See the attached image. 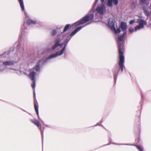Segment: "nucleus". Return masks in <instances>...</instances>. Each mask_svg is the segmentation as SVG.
<instances>
[{
  "mask_svg": "<svg viewBox=\"0 0 151 151\" xmlns=\"http://www.w3.org/2000/svg\"><path fill=\"white\" fill-rule=\"evenodd\" d=\"M94 7H93L89 13L85 16L83 18L74 23L73 26H76L81 24H83L86 22L91 20L94 17V14L93 12H96L95 14V17L98 18V14L102 15L106 11V8L103 4H102L100 5L97 7L95 9Z\"/></svg>",
  "mask_w": 151,
  "mask_h": 151,
  "instance_id": "f257e3e1",
  "label": "nucleus"
},
{
  "mask_svg": "<svg viewBox=\"0 0 151 151\" xmlns=\"http://www.w3.org/2000/svg\"><path fill=\"white\" fill-rule=\"evenodd\" d=\"M41 61L38 62L37 63V65H35L33 68L31 70V72L29 74V77L33 81V83L32 84V86L34 89L33 96L34 98V105L35 109L38 118L41 121L42 120L40 119L38 111V107L35 104V102L37 101L36 99L35 93V77L36 76L38 75L40 71V64L41 63Z\"/></svg>",
  "mask_w": 151,
  "mask_h": 151,
  "instance_id": "f03ea898",
  "label": "nucleus"
},
{
  "mask_svg": "<svg viewBox=\"0 0 151 151\" xmlns=\"http://www.w3.org/2000/svg\"><path fill=\"white\" fill-rule=\"evenodd\" d=\"M127 34V32H124L120 36H119L118 38V46L119 57V60L118 62V65L121 71L122 72L123 70V67H124V40L123 38L124 35Z\"/></svg>",
  "mask_w": 151,
  "mask_h": 151,
  "instance_id": "7ed1b4c3",
  "label": "nucleus"
},
{
  "mask_svg": "<svg viewBox=\"0 0 151 151\" xmlns=\"http://www.w3.org/2000/svg\"><path fill=\"white\" fill-rule=\"evenodd\" d=\"M24 14L25 16V17L27 19H28L27 20V25H35L37 24V22L32 20L31 19H29V16L27 14L26 12H24ZM27 24L24 23L23 24V26L21 28V35H24V33L25 32H27V28L26 27Z\"/></svg>",
  "mask_w": 151,
  "mask_h": 151,
  "instance_id": "20e7f679",
  "label": "nucleus"
},
{
  "mask_svg": "<svg viewBox=\"0 0 151 151\" xmlns=\"http://www.w3.org/2000/svg\"><path fill=\"white\" fill-rule=\"evenodd\" d=\"M64 52L62 50H60V52H57L55 53L52 54L49 56L48 57L46 58L45 60H44L43 61L42 60H39L38 62H39L40 61H41V63L40 64V65L43 64V63H45L46 62L48 61V60L52 59L53 58H55L59 56L60 55H62Z\"/></svg>",
  "mask_w": 151,
  "mask_h": 151,
  "instance_id": "39448f33",
  "label": "nucleus"
},
{
  "mask_svg": "<svg viewBox=\"0 0 151 151\" xmlns=\"http://www.w3.org/2000/svg\"><path fill=\"white\" fill-rule=\"evenodd\" d=\"M108 26L111 29V30L114 31L116 34L119 33L120 32L119 29H116L114 27V21L113 19H110L108 23Z\"/></svg>",
  "mask_w": 151,
  "mask_h": 151,
  "instance_id": "423d86ee",
  "label": "nucleus"
},
{
  "mask_svg": "<svg viewBox=\"0 0 151 151\" xmlns=\"http://www.w3.org/2000/svg\"><path fill=\"white\" fill-rule=\"evenodd\" d=\"M146 24L147 22L145 21L142 19H140L139 22V25L135 27V31H137V30L143 28L144 27V25H146Z\"/></svg>",
  "mask_w": 151,
  "mask_h": 151,
  "instance_id": "0eeeda50",
  "label": "nucleus"
},
{
  "mask_svg": "<svg viewBox=\"0 0 151 151\" xmlns=\"http://www.w3.org/2000/svg\"><path fill=\"white\" fill-rule=\"evenodd\" d=\"M118 29H119L120 31H123L124 32H126V30L127 29V25L126 23L124 22H121L119 28Z\"/></svg>",
  "mask_w": 151,
  "mask_h": 151,
  "instance_id": "6e6552de",
  "label": "nucleus"
},
{
  "mask_svg": "<svg viewBox=\"0 0 151 151\" xmlns=\"http://www.w3.org/2000/svg\"><path fill=\"white\" fill-rule=\"evenodd\" d=\"M71 39V37H69L68 36L64 40L62 44H61L60 47H61L62 46H63V48L61 50L63 52H64L65 49L66 48V46L67 44L69 41Z\"/></svg>",
  "mask_w": 151,
  "mask_h": 151,
  "instance_id": "1a4fd4ad",
  "label": "nucleus"
},
{
  "mask_svg": "<svg viewBox=\"0 0 151 151\" xmlns=\"http://www.w3.org/2000/svg\"><path fill=\"white\" fill-rule=\"evenodd\" d=\"M118 0H108L107 4L109 7H112L113 6V3L114 5H116L118 4Z\"/></svg>",
  "mask_w": 151,
  "mask_h": 151,
  "instance_id": "9d476101",
  "label": "nucleus"
},
{
  "mask_svg": "<svg viewBox=\"0 0 151 151\" xmlns=\"http://www.w3.org/2000/svg\"><path fill=\"white\" fill-rule=\"evenodd\" d=\"M84 26H80L78 27L76 29H75L72 32L71 34L69 36H68L69 37H72L76 33H77L78 31H80L81 29L83 28Z\"/></svg>",
  "mask_w": 151,
  "mask_h": 151,
  "instance_id": "9b49d317",
  "label": "nucleus"
},
{
  "mask_svg": "<svg viewBox=\"0 0 151 151\" xmlns=\"http://www.w3.org/2000/svg\"><path fill=\"white\" fill-rule=\"evenodd\" d=\"M143 9L146 16L148 17L151 14V12L149 11V8L147 7L144 6L143 7Z\"/></svg>",
  "mask_w": 151,
  "mask_h": 151,
  "instance_id": "f8f14e48",
  "label": "nucleus"
},
{
  "mask_svg": "<svg viewBox=\"0 0 151 151\" xmlns=\"http://www.w3.org/2000/svg\"><path fill=\"white\" fill-rule=\"evenodd\" d=\"M14 62L13 61H6L3 63V65L5 66L12 65H14Z\"/></svg>",
  "mask_w": 151,
  "mask_h": 151,
  "instance_id": "ddd939ff",
  "label": "nucleus"
},
{
  "mask_svg": "<svg viewBox=\"0 0 151 151\" xmlns=\"http://www.w3.org/2000/svg\"><path fill=\"white\" fill-rule=\"evenodd\" d=\"M117 65H116L115 68L114 70L113 71V75L114 76V79L115 82L117 78V75L118 73V71H117Z\"/></svg>",
  "mask_w": 151,
  "mask_h": 151,
  "instance_id": "4468645a",
  "label": "nucleus"
},
{
  "mask_svg": "<svg viewBox=\"0 0 151 151\" xmlns=\"http://www.w3.org/2000/svg\"><path fill=\"white\" fill-rule=\"evenodd\" d=\"M60 42V40L59 39H57L55 41V45L53 46L52 48V50H54L56 47H58L59 45L60 46V45L59 44V43Z\"/></svg>",
  "mask_w": 151,
  "mask_h": 151,
  "instance_id": "2eb2a0df",
  "label": "nucleus"
},
{
  "mask_svg": "<svg viewBox=\"0 0 151 151\" xmlns=\"http://www.w3.org/2000/svg\"><path fill=\"white\" fill-rule=\"evenodd\" d=\"M150 0H140L139 3L141 5H143L144 4H145L147 6L148 5V3L147 2V1H150Z\"/></svg>",
  "mask_w": 151,
  "mask_h": 151,
  "instance_id": "dca6fc26",
  "label": "nucleus"
},
{
  "mask_svg": "<svg viewBox=\"0 0 151 151\" xmlns=\"http://www.w3.org/2000/svg\"><path fill=\"white\" fill-rule=\"evenodd\" d=\"M31 122L38 127H40V123L37 120H32Z\"/></svg>",
  "mask_w": 151,
  "mask_h": 151,
  "instance_id": "f3484780",
  "label": "nucleus"
},
{
  "mask_svg": "<svg viewBox=\"0 0 151 151\" xmlns=\"http://www.w3.org/2000/svg\"><path fill=\"white\" fill-rule=\"evenodd\" d=\"M21 8L23 11H24V8L23 0H18Z\"/></svg>",
  "mask_w": 151,
  "mask_h": 151,
  "instance_id": "a211bd4d",
  "label": "nucleus"
},
{
  "mask_svg": "<svg viewBox=\"0 0 151 151\" xmlns=\"http://www.w3.org/2000/svg\"><path fill=\"white\" fill-rule=\"evenodd\" d=\"M136 6V3L133 2H132L131 5V8L132 9H134L135 8Z\"/></svg>",
  "mask_w": 151,
  "mask_h": 151,
  "instance_id": "6ab92c4d",
  "label": "nucleus"
},
{
  "mask_svg": "<svg viewBox=\"0 0 151 151\" xmlns=\"http://www.w3.org/2000/svg\"><path fill=\"white\" fill-rule=\"evenodd\" d=\"M139 151H143V149L142 147L137 145H134Z\"/></svg>",
  "mask_w": 151,
  "mask_h": 151,
  "instance_id": "aec40b11",
  "label": "nucleus"
},
{
  "mask_svg": "<svg viewBox=\"0 0 151 151\" xmlns=\"http://www.w3.org/2000/svg\"><path fill=\"white\" fill-rule=\"evenodd\" d=\"M69 24H67L65 27L64 29H63V33H64L65 32H66L68 29L70 27Z\"/></svg>",
  "mask_w": 151,
  "mask_h": 151,
  "instance_id": "412c9836",
  "label": "nucleus"
},
{
  "mask_svg": "<svg viewBox=\"0 0 151 151\" xmlns=\"http://www.w3.org/2000/svg\"><path fill=\"white\" fill-rule=\"evenodd\" d=\"M57 33V31L55 29L53 30L52 32V36H54Z\"/></svg>",
  "mask_w": 151,
  "mask_h": 151,
  "instance_id": "4be33fe9",
  "label": "nucleus"
},
{
  "mask_svg": "<svg viewBox=\"0 0 151 151\" xmlns=\"http://www.w3.org/2000/svg\"><path fill=\"white\" fill-rule=\"evenodd\" d=\"M129 31L131 33H132L134 31V29L132 27H130L129 29Z\"/></svg>",
  "mask_w": 151,
  "mask_h": 151,
  "instance_id": "5701e85b",
  "label": "nucleus"
},
{
  "mask_svg": "<svg viewBox=\"0 0 151 151\" xmlns=\"http://www.w3.org/2000/svg\"><path fill=\"white\" fill-rule=\"evenodd\" d=\"M99 0H96L94 3L93 5V7H95V6H96V4H97V2Z\"/></svg>",
  "mask_w": 151,
  "mask_h": 151,
  "instance_id": "b1692460",
  "label": "nucleus"
},
{
  "mask_svg": "<svg viewBox=\"0 0 151 151\" xmlns=\"http://www.w3.org/2000/svg\"><path fill=\"white\" fill-rule=\"evenodd\" d=\"M134 22V20H131L129 21V23L130 24H133Z\"/></svg>",
  "mask_w": 151,
  "mask_h": 151,
  "instance_id": "393cba45",
  "label": "nucleus"
},
{
  "mask_svg": "<svg viewBox=\"0 0 151 151\" xmlns=\"http://www.w3.org/2000/svg\"><path fill=\"white\" fill-rule=\"evenodd\" d=\"M116 145H130V144H116Z\"/></svg>",
  "mask_w": 151,
  "mask_h": 151,
  "instance_id": "a878e982",
  "label": "nucleus"
},
{
  "mask_svg": "<svg viewBox=\"0 0 151 151\" xmlns=\"http://www.w3.org/2000/svg\"><path fill=\"white\" fill-rule=\"evenodd\" d=\"M40 129L41 131V134H42V139H43V131H41V127L40 128Z\"/></svg>",
  "mask_w": 151,
  "mask_h": 151,
  "instance_id": "bb28decb",
  "label": "nucleus"
},
{
  "mask_svg": "<svg viewBox=\"0 0 151 151\" xmlns=\"http://www.w3.org/2000/svg\"><path fill=\"white\" fill-rule=\"evenodd\" d=\"M9 69H11V70H17V71H18L19 70L17 69H13V68H9Z\"/></svg>",
  "mask_w": 151,
  "mask_h": 151,
  "instance_id": "cd10ccee",
  "label": "nucleus"
},
{
  "mask_svg": "<svg viewBox=\"0 0 151 151\" xmlns=\"http://www.w3.org/2000/svg\"><path fill=\"white\" fill-rule=\"evenodd\" d=\"M17 47L19 48V47L21 45V44L20 43H18L17 44Z\"/></svg>",
  "mask_w": 151,
  "mask_h": 151,
  "instance_id": "c85d7f7f",
  "label": "nucleus"
},
{
  "mask_svg": "<svg viewBox=\"0 0 151 151\" xmlns=\"http://www.w3.org/2000/svg\"><path fill=\"white\" fill-rule=\"evenodd\" d=\"M101 1L102 3V4H103V3L104 2V0H101Z\"/></svg>",
  "mask_w": 151,
  "mask_h": 151,
  "instance_id": "c756f323",
  "label": "nucleus"
},
{
  "mask_svg": "<svg viewBox=\"0 0 151 151\" xmlns=\"http://www.w3.org/2000/svg\"><path fill=\"white\" fill-rule=\"evenodd\" d=\"M2 55H0V56H2Z\"/></svg>",
  "mask_w": 151,
  "mask_h": 151,
  "instance_id": "7c9ffc66",
  "label": "nucleus"
}]
</instances>
